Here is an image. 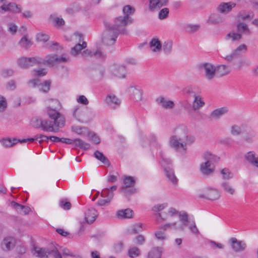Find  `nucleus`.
<instances>
[{"mask_svg": "<svg viewBox=\"0 0 258 258\" xmlns=\"http://www.w3.org/2000/svg\"><path fill=\"white\" fill-rule=\"evenodd\" d=\"M195 141V138L188 134L187 127L181 125L175 129L174 135L170 137L169 145L175 151L185 154L187 146L192 144Z\"/></svg>", "mask_w": 258, "mask_h": 258, "instance_id": "obj_1", "label": "nucleus"}, {"mask_svg": "<svg viewBox=\"0 0 258 258\" xmlns=\"http://www.w3.org/2000/svg\"><path fill=\"white\" fill-rule=\"evenodd\" d=\"M105 30L103 33L102 40L106 45L114 44L118 34H126L127 31L126 28L120 27L119 24L114 22V24L104 22Z\"/></svg>", "mask_w": 258, "mask_h": 258, "instance_id": "obj_2", "label": "nucleus"}, {"mask_svg": "<svg viewBox=\"0 0 258 258\" xmlns=\"http://www.w3.org/2000/svg\"><path fill=\"white\" fill-rule=\"evenodd\" d=\"M204 162L201 164L200 170L204 175L212 174L215 170V164L219 161V158L210 152L203 154Z\"/></svg>", "mask_w": 258, "mask_h": 258, "instance_id": "obj_3", "label": "nucleus"}, {"mask_svg": "<svg viewBox=\"0 0 258 258\" xmlns=\"http://www.w3.org/2000/svg\"><path fill=\"white\" fill-rule=\"evenodd\" d=\"M32 253L33 255L38 258H48V255L50 254H52L54 258H62L61 254L55 247L49 249L34 245Z\"/></svg>", "mask_w": 258, "mask_h": 258, "instance_id": "obj_4", "label": "nucleus"}, {"mask_svg": "<svg viewBox=\"0 0 258 258\" xmlns=\"http://www.w3.org/2000/svg\"><path fill=\"white\" fill-rule=\"evenodd\" d=\"M122 11L124 16L116 18L114 20V22L118 24L120 27H122L126 28V26L128 24L133 23V20L130 15L134 13L135 9L130 5H126L123 8Z\"/></svg>", "mask_w": 258, "mask_h": 258, "instance_id": "obj_5", "label": "nucleus"}, {"mask_svg": "<svg viewBox=\"0 0 258 258\" xmlns=\"http://www.w3.org/2000/svg\"><path fill=\"white\" fill-rule=\"evenodd\" d=\"M161 164L163 167L165 175L169 182L174 185H176L178 183V179L175 175L174 171L172 168L170 161L168 160L163 159Z\"/></svg>", "mask_w": 258, "mask_h": 258, "instance_id": "obj_6", "label": "nucleus"}, {"mask_svg": "<svg viewBox=\"0 0 258 258\" xmlns=\"http://www.w3.org/2000/svg\"><path fill=\"white\" fill-rule=\"evenodd\" d=\"M47 114L53 120L54 126L57 128H61L64 125V117L55 109L48 107Z\"/></svg>", "mask_w": 258, "mask_h": 258, "instance_id": "obj_7", "label": "nucleus"}, {"mask_svg": "<svg viewBox=\"0 0 258 258\" xmlns=\"http://www.w3.org/2000/svg\"><path fill=\"white\" fill-rule=\"evenodd\" d=\"M117 188L116 185H113L109 188H105L102 190L101 193V196L105 199H100L98 201L97 204L99 206H105L108 204L113 198L114 194L113 191Z\"/></svg>", "mask_w": 258, "mask_h": 258, "instance_id": "obj_8", "label": "nucleus"}, {"mask_svg": "<svg viewBox=\"0 0 258 258\" xmlns=\"http://www.w3.org/2000/svg\"><path fill=\"white\" fill-rule=\"evenodd\" d=\"M40 62V64H43L48 65L49 66H53L56 62H64L69 60V57H66L63 56L58 57L56 55H49L47 56L45 59H42L38 57Z\"/></svg>", "mask_w": 258, "mask_h": 258, "instance_id": "obj_9", "label": "nucleus"}, {"mask_svg": "<svg viewBox=\"0 0 258 258\" xmlns=\"http://www.w3.org/2000/svg\"><path fill=\"white\" fill-rule=\"evenodd\" d=\"M73 116L81 123L89 122L91 119L89 112L86 110L80 109L79 107L74 108Z\"/></svg>", "mask_w": 258, "mask_h": 258, "instance_id": "obj_10", "label": "nucleus"}, {"mask_svg": "<svg viewBox=\"0 0 258 258\" xmlns=\"http://www.w3.org/2000/svg\"><path fill=\"white\" fill-rule=\"evenodd\" d=\"M40 61L38 57H29L27 58L22 57L17 60L19 66L23 69H26L30 67L40 64Z\"/></svg>", "mask_w": 258, "mask_h": 258, "instance_id": "obj_11", "label": "nucleus"}, {"mask_svg": "<svg viewBox=\"0 0 258 258\" xmlns=\"http://www.w3.org/2000/svg\"><path fill=\"white\" fill-rule=\"evenodd\" d=\"M135 183V180L133 177L127 176H125L123 178V185L121 187V192L125 195L135 192V189H128V188L133 186Z\"/></svg>", "mask_w": 258, "mask_h": 258, "instance_id": "obj_12", "label": "nucleus"}, {"mask_svg": "<svg viewBox=\"0 0 258 258\" xmlns=\"http://www.w3.org/2000/svg\"><path fill=\"white\" fill-rule=\"evenodd\" d=\"M199 197L215 201L219 199L220 192L216 188L208 187L205 189L203 194L199 195Z\"/></svg>", "mask_w": 258, "mask_h": 258, "instance_id": "obj_13", "label": "nucleus"}, {"mask_svg": "<svg viewBox=\"0 0 258 258\" xmlns=\"http://www.w3.org/2000/svg\"><path fill=\"white\" fill-rule=\"evenodd\" d=\"M127 92L131 98L137 102L142 100L143 92L139 86H130L127 88Z\"/></svg>", "mask_w": 258, "mask_h": 258, "instance_id": "obj_14", "label": "nucleus"}, {"mask_svg": "<svg viewBox=\"0 0 258 258\" xmlns=\"http://www.w3.org/2000/svg\"><path fill=\"white\" fill-rule=\"evenodd\" d=\"M247 46L244 44H241L234 49L230 54L224 57L227 61L231 62L236 57L241 55L243 53L247 51Z\"/></svg>", "mask_w": 258, "mask_h": 258, "instance_id": "obj_15", "label": "nucleus"}, {"mask_svg": "<svg viewBox=\"0 0 258 258\" xmlns=\"http://www.w3.org/2000/svg\"><path fill=\"white\" fill-rule=\"evenodd\" d=\"M205 72V77L208 80H212L216 75V67L210 63H202L199 66Z\"/></svg>", "mask_w": 258, "mask_h": 258, "instance_id": "obj_16", "label": "nucleus"}, {"mask_svg": "<svg viewBox=\"0 0 258 258\" xmlns=\"http://www.w3.org/2000/svg\"><path fill=\"white\" fill-rule=\"evenodd\" d=\"M178 218L181 223L178 225L176 224V229L177 231H182L191 221L190 220L188 215L185 212H179Z\"/></svg>", "mask_w": 258, "mask_h": 258, "instance_id": "obj_17", "label": "nucleus"}, {"mask_svg": "<svg viewBox=\"0 0 258 258\" xmlns=\"http://www.w3.org/2000/svg\"><path fill=\"white\" fill-rule=\"evenodd\" d=\"M109 71L113 75L119 78H123L125 76L126 69L123 65L113 64L110 67Z\"/></svg>", "mask_w": 258, "mask_h": 258, "instance_id": "obj_18", "label": "nucleus"}, {"mask_svg": "<svg viewBox=\"0 0 258 258\" xmlns=\"http://www.w3.org/2000/svg\"><path fill=\"white\" fill-rule=\"evenodd\" d=\"M229 241L232 249L236 252L244 251L246 247V244L244 241L238 240L235 237L231 238Z\"/></svg>", "mask_w": 258, "mask_h": 258, "instance_id": "obj_19", "label": "nucleus"}, {"mask_svg": "<svg viewBox=\"0 0 258 258\" xmlns=\"http://www.w3.org/2000/svg\"><path fill=\"white\" fill-rule=\"evenodd\" d=\"M167 206V203H164L162 204H157L155 205L152 208V210L155 212H159L160 211L164 209ZM156 218V222L158 223H161L162 222L167 219L166 216H162L160 213H158L155 215Z\"/></svg>", "mask_w": 258, "mask_h": 258, "instance_id": "obj_20", "label": "nucleus"}, {"mask_svg": "<svg viewBox=\"0 0 258 258\" xmlns=\"http://www.w3.org/2000/svg\"><path fill=\"white\" fill-rule=\"evenodd\" d=\"M235 6L236 4L232 2H223L217 6L216 10L220 14H228Z\"/></svg>", "mask_w": 258, "mask_h": 258, "instance_id": "obj_21", "label": "nucleus"}, {"mask_svg": "<svg viewBox=\"0 0 258 258\" xmlns=\"http://www.w3.org/2000/svg\"><path fill=\"white\" fill-rule=\"evenodd\" d=\"M225 21V18L219 13H213L209 16L208 22L212 25H219Z\"/></svg>", "mask_w": 258, "mask_h": 258, "instance_id": "obj_22", "label": "nucleus"}, {"mask_svg": "<svg viewBox=\"0 0 258 258\" xmlns=\"http://www.w3.org/2000/svg\"><path fill=\"white\" fill-rule=\"evenodd\" d=\"M16 241L12 237H7L4 238L1 243V248L4 251H9L13 248Z\"/></svg>", "mask_w": 258, "mask_h": 258, "instance_id": "obj_23", "label": "nucleus"}, {"mask_svg": "<svg viewBox=\"0 0 258 258\" xmlns=\"http://www.w3.org/2000/svg\"><path fill=\"white\" fill-rule=\"evenodd\" d=\"M105 102L108 106L113 108L118 107L120 103L119 99L113 94L108 95L105 98Z\"/></svg>", "mask_w": 258, "mask_h": 258, "instance_id": "obj_24", "label": "nucleus"}, {"mask_svg": "<svg viewBox=\"0 0 258 258\" xmlns=\"http://www.w3.org/2000/svg\"><path fill=\"white\" fill-rule=\"evenodd\" d=\"M156 102L160 105L163 108L167 109L173 108L174 103L173 101L166 99L162 96H160L156 98Z\"/></svg>", "mask_w": 258, "mask_h": 258, "instance_id": "obj_25", "label": "nucleus"}, {"mask_svg": "<svg viewBox=\"0 0 258 258\" xmlns=\"http://www.w3.org/2000/svg\"><path fill=\"white\" fill-rule=\"evenodd\" d=\"M247 162L253 166L258 167V156L253 151L247 152L244 156Z\"/></svg>", "mask_w": 258, "mask_h": 258, "instance_id": "obj_26", "label": "nucleus"}, {"mask_svg": "<svg viewBox=\"0 0 258 258\" xmlns=\"http://www.w3.org/2000/svg\"><path fill=\"white\" fill-rule=\"evenodd\" d=\"M149 46L152 51L155 53L160 52L162 47L161 41L156 37L152 39L149 43Z\"/></svg>", "mask_w": 258, "mask_h": 258, "instance_id": "obj_27", "label": "nucleus"}, {"mask_svg": "<svg viewBox=\"0 0 258 258\" xmlns=\"http://www.w3.org/2000/svg\"><path fill=\"white\" fill-rule=\"evenodd\" d=\"M236 30L239 34L250 35L252 34V31L248 27L247 25L243 22H238L236 25Z\"/></svg>", "mask_w": 258, "mask_h": 258, "instance_id": "obj_28", "label": "nucleus"}, {"mask_svg": "<svg viewBox=\"0 0 258 258\" xmlns=\"http://www.w3.org/2000/svg\"><path fill=\"white\" fill-rule=\"evenodd\" d=\"M247 125L242 124L240 125L234 124L231 127L230 132L233 136H239L243 133L244 131H247Z\"/></svg>", "mask_w": 258, "mask_h": 258, "instance_id": "obj_29", "label": "nucleus"}, {"mask_svg": "<svg viewBox=\"0 0 258 258\" xmlns=\"http://www.w3.org/2000/svg\"><path fill=\"white\" fill-rule=\"evenodd\" d=\"M97 216V211L95 209H89L85 213V222L89 224L92 223L95 220Z\"/></svg>", "mask_w": 258, "mask_h": 258, "instance_id": "obj_30", "label": "nucleus"}, {"mask_svg": "<svg viewBox=\"0 0 258 258\" xmlns=\"http://www.w3.org/2000/svg\"><path fill=\"white\" fill-rule=\"evenodd\" d=\"M42 129L46 132H51L56 133L59 128H57L54 126V122L49 120H44L42 121Z\"/></svg>", "mask_w": 258, "mask_h": 258, "instance_id": "obj_31", "label": "nucleus"}, {"mask_svg": "<svg viewBox=\"0 0 258 258\" xmlns=\"http://www.w3.org/2000/svg\"><path fill=\"white\" fill-rule=\"evenodd\" d=\"M205 105V102L199 95H194V100L191 105L192 109L196 111L201 108Z\"/></svg>", "mask_w": 258, "mask_h": 258, "instance_id": "obj_32", "label": "nucleus"}, {"mask_svg": "<svg viewBox=\"0 0 258 258\" xmlns=\"http://www.w3.org/2000/svg\"><path fill=\"white\" fill-rule=\"evenodd\" d=\"M231 72L230 67L226 65H219L216 67V74L220 77L227 75Z\"/></svg>", "mask_w": 258, "mask_h": 258, "instance_id": "obj_33", "label": "nucleus"}, {"mask_svg": "<svg viewBox=\"0 0 258 258\" xmlns=\"http://www.w3.org/2000/svg\"><path fill=\"white\" fill-rule=\"evenodd\" d=\"M149 1L150 10L154 11L166 5L168 0H149Z\"/></svg>", "mask_w": 258, "mask_h": 258, "instance_id": "obj_34", "label": "nucleus"}, {"mask_svg": "<svg viewBox=\"0 0 258 258\" xmlns=\"http://www.w3.org/2000/svg\"><path fill=\"white\" fill-rule=\"evenodd\" d=\"M228 109L226 107H223L214 110L211 113L212 118L215 119H219L222 116L227 113Z\"/></svg>", "mask_w": 258, "mask_h": 258, "instance_id": "obj_35", "label": "nucleus"}, {"mask_svg": "<svg viewBox=\"0 0 258 258\" xmlns=\"http://www.w3.org/2000/svg\"><path fill=\"white\" fill-rule=\"evenodd\" d=\"M133 211L130 209L120 210L117 212L116 216L119 218L128 219L133 217Z\"/></svg>", "mask_w": 258, "mask_h": 258, "instance_id": "obj_36", "label": "nucleus"}, {"mask_svg": "<svg viewBox=\"0 0 258 258\" xmlns=\"http://www.w3.org/2000/svg\"><path fill=\"white\" fill-rule=\"evenodd\" d=\"M87 47V43L83 41L82 44L78 43L74 47H72L71 53L74 56H76L81 52V51Z\"/></svg>", "mask_w": 258, "mask_h": 258, "instance_id": "obj_37", "label": "nucleus"}, {"mask_svg": "<svg viewBox=\"0 0 258 258\" xmlns=\"http://www.w3.org/2000/svg\"><path fill=\"white\" fill-rule=\"evenodd\" d=\"M38 139H40L41 140L39 141V143H41V142L45 141L48 142L49 139V137H47L45 135H36L35 138H28L26 139H23L21 141H20L21 143H25L27 141H30V142H33L35 140H37Z\"/></svg>", "mask_w": 258, "mask_h": 258, "instance_id": "obj_38", "label": "nucleus"}, {"mask_svg": "<svg viewBox=\"0 0 258 258\" xmlns=\"http://www.w3.org/2000/svg\"><path fill=\"white\" fill-rule=\"evenodd\" d=\"M162 248L160 247L153 248L148 253V258H161Z\"/></svg>", "mask_w": 258, "mask_h": 258, "instance_id": "obj_39", "label": "nucleus"}, {"mask_svg": "<svg viewBox=\"0 0 258 258\" xmlns=\"http://www.w3.org/2000/svg\"><path fill=\"white\" fill-rule=\"evenodd\" d=\"M221 186L225 192L230 195L234 194L235 189L229 182L226 181L222 182L221 183Z\"/></svg>", "mask_w": 258, "mask_h": 258, "instance_id": "obj_40", "label": "nucleus"}, {"mask_svg": "<svg viewBox=\"0 0 258 258\" xmlns=\"http://www.w3.org/2000/svg\"><path fill=\"white\" fill-rule=\"evenodd\" d=\"M94 155L97 159L100 161L104 165H106L107 166L110 165V163L108 159L104 155L102 152L99 151H96L94 152Z\"/></svg>", "mask_w": 258, "mask_h": 258, "instance_id": "obj_41", "label": "nucleus"}, {"mask_svg": "<svg viewBox=\"0 0 258 258\" xmlns=\"http://www.w3.org/2000/svg\"><path fill=\"white\" fill-rule=\"evenodd\" d=\"M73 144L83 150L88 149L90 146L88 143H86L79 138L76 139L73 141Z\"/></svg>", "mask_w": 258, "mask_h": 258, "instance_id": "obj_42", "label": "nucleus"}, {"mask_svg": "<svg viewBox=\"0 0 258 258\" xmlns=\"http://www.w3.org/2000/svg\"><path fill=\"white\" fill-rule=\"evenodd\" d=\"M246 130H247V131L244 132V133L245 132L246 133L244 136V139L248 143H252L255 136L254 131L248 126H247Z\"/></svg>", "mask_w": 258, "mask_h": 258, "instance_id": "obj_43", "label": "nucleus"}, {"mask_svg": "<svg viewBox=\"0 0 258 258\" xmlns=\"http://www.w3.org/2000/svg\"><path fill=\"white\" fill-rule=\"evenodd\" d=\"M242 38V36L241 34H239L237 32H231L227 34L226 36L225 39L226 40H230L231 41H237L241 40Z\"/></svg>", "mask_w": 258, "mask_h": 258, "instance_id": "obj_44", "label": "nucleus"}, {"mask_svg": "<svg viewBox=\"0 0 258 258\" xmlns=\"http://www.w3.org/2000/svg\"><path fill=\"white\" fill-rule=\"evenodd\" d=\"M21 140H18L16 138H14L13 140H11L10 138H7L2 140L1 143L3 145L6 147H11L15 145L18 142L21 143L20 141Z\"/></svg>", "mask_w": 258, "mask_h": 258, "instance_id": "obj_45", "label": "nucleus"}, {"mask_svg": "<svg viewBox=\"0 0 258 258\" xmlns=\"http://www.w3.org/2000/svg\"><path fill=\"white\" fill-rule=\"evenodd\" d=\"M82 55L85 57L91 56L93 55L98 57L103 56V53L100 50H97L95 52H92L89 49H86L82 52Z\"/></svg>", "mask_w": 258, "mask_h": 258, "instance_id": "obj_46", "label": "nucleus"}, {"mask_svg": "<svg viewBox=\"0 0 258 258\" xmlns=\"http://www.w3.org/2000/svg\"><path fill=\"white\" fill-rule=\"evenodd\" d=\"M140 254V250L136 246L131 247L128 249V255L130 257H136L139 256Z\"/></svg>", "mask_w": 258, "mask_h": 258, "instance_id": "obj_47", "label": "nucleus"}, {"mask_svg": "<svg viewBox=\"0 0 258 258\" xmlns=\"http://www.w3.org/2000/svg\"><path fill=\"white\" fill-rule=\"evenodd\" d=\"M19 44L21 47L27 49L32 45V42L25 35L20 40Z\"/></svg>", "mask_w": 258, "mask_h": 258, "instance_id": "obj_48", "label": "nucleus"}, {"mask_svg": "<svg viewBox=\"0 0 258 258\" xmlns=\"http://www.w3.org/2000/svg\"><path fill=\"white\" fill-rule=\"evenodd\" d=\"M155 236L157 240L162 241L165 240L167 238V236L165 231L162 230L160 228H159L158 230L155 232Z\"/></svg>", "mask_w": 258, "mask_h": 258, "instance_id": "obj_49", "label": "nucleus"}, {"mask_svg": "<svg viewBox=\"0 0 258 258\" xmlns=\"http://www.w3.org/2000/svg\"><path fill=\"white\" fill-rule=\"evenodd\" d=\"M200 28V26L198 24H187L185 26V31L190 33L198 31Z\"/></svg>", "mask_w": 258, "mask_h": 258, "instance_id": "obj_50", "label": "nucleus"}, {"mask_svg": "<svg viewBox=\"0 0 258 258\" xmlns=\"http://www.w3.org/2000/svg\"><path fill=\"white\" fill-rule=\"evenodd\" d=\"M142 230V224L141 223H137L132 226L130 233L131 234H137L141 232Z\"/></svg>", "mask_w": 258, "mask_h": 258, "instance_id": "obj_51", "label": "nucleus"}, {"mask_svg": "<svg viewBox=\"0 0 258 258\" xmlns=\"http://www.w3.org/2000/svg\"><path fill=\"white\" fill-rule=\"evenodd\" d=\"M188 229L190 231L195 235H198L200 233L199 230L198 229L195 222L192 220L191 221L189 224L187 225Z\"/></svg>", "mask_w": 258, "mask_h": 258, "instance_id": "obj_52", "label": "nucleus"}, {"mask_svg": "<svg viewBox=\"0 0 258 258\" xmlns=\"http://www.w3.org/2000/svg\"><path fill=\"white\" fill-rule=\"evenodd\" d=\"M222 177L224 179H230L233 177V174L230 172L229 169L227 168H223L220 171Z\"/></svg>", "mask_w": 258, "mask_h": 258, "instance_id": "obj_53", "label": "nucleus"}, {"mask_svg": "<svg viewBox=\"0 0 258 258\" xmlns=\"http://www.w3.org/2000/svg\"><path fill=\"white\" fill-rule=\"evenodd\" d=\"M50 81H45L43 84H40L39 90L43 92H47L50 89Z\"/></svg>", "mask_w": 258, "mask_h": 258, "instance_id": "obj_54", "label": "nucleus"}, {"mask_svg": "<svg viewBox=\"0 0 258 258\" xmlns=\"http://www.w3.org/2000/svg\"><path fill=\"white\" fill-rule=\"evenodd\" d=\"M172 47V43L170 41H167L164 43L163 49L165 53H169L171 51Z\"/></svg>", "mask_w": 258, "mask_h": 258, "instance_id": "obj_55", "label": "nucleus"}, {"mask_svg": "<svg viewBox=\"0 0 258 258\" xmlns=\"http://www.w3.org/2000/svg\"><path fill=\"white\" fill-rule=\"evenodd\" d=\"M176 222H172L164 224L160 226V228L163 231H165L169 229H173L174 230H176Z\"/></svg>", "mask_w": 258, "mask_h": 258, "instance_id": "obj_56", "label": "nucleus"}, {"mask_svg": "<svg viewBox=\"0 0 258 258\" xmlns=\"http://www.w3.org/2000/svg\"><path fill=\"white\" fill-rule=\"evenodd\" d=\"M86 129V127L80 126H73L72 127L73 132L80 135H84Z\"/></svg>", "mask_w": 258, "mask_h": 258, "instance_id": "obj_57", "label": "nucleus"}, {"mask_svg": "<svg viewBox=\"0 0 258 258\" xmlns=\"http://www.w3.org/2000/svg\"><path fill=\"white\" fill-rule=\"evenodd\" d=\"M89 139L95 144H98L100 142V138L93 132H90L88 134Z\"/></svg>", "mask_w": 258, "mask_h": 258, "instance_id": "obj_58", "label": "nucleus"}, {"mask_svg": "<svg viewBox=\"0 0 258 258\" xmlns=\"http://www.w3.org/2000/svg\"><path fill=\"white\" fill-rule=\"evenodd\" d=\"M169 14V10L168 8H164L160 11L159 13L158 17L160 20H163L166 18Z\"/></svg>", "mask_w": 258, "mask_h": 258, "instance_id": "obj_59", "label": "nucleus"}, {"mask_svg": "<svg viewBox=\"0 0 258 258\" xmlns=\"http://www.w3.org/2000/svg\"><path fill=\"white\" fill-rule=\"evenodd\" d=\"M11 206L13 208L15 209L19 213L22 214V210L23 209V205L19 204L14 201H12L11 203Z\"/></svg>", "mask_w": 258, "mask_h": 258, "instance_id": "obj_60", "label": "nucleus"}, {"mask_svg": "<svg viewBox=\"0 0 258 258\" xmlns=\"http://www.w3.org/2000/svg\"><path fill=\"white\" fill-rule=\"evenodd\" d=\"M9 4L10 11L14 13H20L21 11V9L19 6L13 3H10Z\"/></svg>", "mask_w": 258, "mask_h": 258, "instance_id": "obj_61", "label": "nucleus"}, {"mask_svg": "<svg viewBox=\"0 0 258 258\" xmlns=\"http://www.w3.org/2000/svg\"><path fill=\"white\" fill-rule=\"evenodd\" d=\"M7 106V104L5 98L3 96H0V112H4Z\"/></svg>", "mask_w": 258, "mask_h": 258, "instance_id": "obj_62", "label": "nucleus"}, {"mask_svg": "<svg viewBox=\"0 0 258 258\" xmlns=\"http://www.w3.org/2000/svg\"><path fill=\"white\" fill-rule=\"evenodd\" d=\"M250 63L245 59H241L237 63V67L238 70H240L244 66L248 67L250 66Z\"/></svg>", "mask_w": 258, "mask_h": 258, "instance_id": "obj_63", "label": "nucleus"}, {"mask_svg": "<svg viewBox=\"0 0 258 258\" xmlns=\"http://www.w3.org/2000/svg\"><path fill=\"white\" fill-rule=\"evenodd\" d=\"M29 85L30 87H39L40 85V80L38 79L30 80L28 82Z\"/></svg>", "mask_w": 258, "mask_h": 258, "instance_id": "obj_64", "label": "nucleus"}]
</instances>
